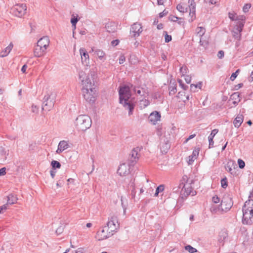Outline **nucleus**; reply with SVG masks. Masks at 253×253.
<instances>
[{
    "label": "nucleus",
    "instance_id": "nucleus-1",
    "mask_svg": "<svg viewBox=\"0 0 253 253\" xmlns=\"http://www.w3.org/2000/svg\"><path fill=\"white\" fill-rule=\"evenodd\" d=\"M94 72H90V75H86L83 71L79 72V78L83 85L82 92L84 99L90 104L93 103L97 96L95 85Z\"/></svg>",
    "mask_w": 253,
    "mask_h": 253
},
{
    "label": "nucleus",
    "instance_id": "nucleus-2",
    "mask_svg": "<svg viewBox=\"0 0 253 253\" xmlns=\"http://www.w3.org/2000/svg\"><path fill=\"white\" fill-rule=\"evenodd\" d=\"M119 93L120 103L123 104L126 109L129 110V116L132 115L134 110V105L132 101L130 100L131 96L130 88L129 86L126 85L121 87L119 90Z\"/></svg>",
    "mask_w": 253,
    "mask_h": 253
},
{
    "label": "nucleus",
    "instance_id": "nucleus-3",
    "mask_svg": "<svg viewBox=\"0 0 253 253\" xmlns=\"http://www.w3.org/2000/svg\"><path fill=\"white\" fill-rule=\"evenodd\" d=\"M243 223L251 224L253 222V200L247 201L243 207Z\"/></svg>",
    "mask_w": 253,
    "mask_h": 253
},
{
    "label": "nucleus",
    "instance_id": "nucleus-4",
    "mask_svg": "<svg viewBox=\"0 0 253 253\" xmlns=\"http://www.w3.org/2000/svg\"><path fill=\"white\" fill-rule=\"evenodd\" d=\"M75 124L78 130L84 131L90 127L92 121L88 116L81 115L77 118Z\"/></svg>",
    "mask_w": 253,
    "mask_h": 253
},
{
    "label": "nucleus",
    "instance_id": "nucleus-5",
    "mask_svg": "<svg viewBox=\"0 0 253 253\" xmlns=\"http://www.w3.org/2000/svg\"><path fill=\"white\" fill-rule=\"evenodd\" d=\"M55 96L53 93L48 92L43 98L42 109L46 111H50L54 106Z\"/></svg>",
    "mask_w": 253,
    "mask_h": 253
},
{
    "label": "nucleus",
    "instance_id": "nucleus-6",
    "mask_svg": "<svg viewBox=\"0 0 253 253\" xmlns=\"http://www.w3.org/2000/svg\"><path fill=\"white\" fill-rule=\"evenodd\" d=\"M109 232L113 235L120 227V224L117 216L114 215L109 218L108 221L105 226Z\"/></svg>",
    "mask_w": 253,
    "mask_h": 253
},
{
    "label": "nucleus",
    "instance_id": "nucleus-7",
    "mask_svg": "<svg viewBox=\"0 0 253 253\" xmlns=\"http://www.w3.org/2000/svg\"><path fill=\"white\" fill-rule=\"evenodd\" d=\"M27 6L24 3H18L14 5L11 9L10 12L15 16L22 17L26 13Z\"/></svg>",
    "mask_w": 253,
    "mask_h": 253
},
{
    "label": "nucleus",
    "instance_id": "nucleus-8",
    "mask_svg": "<svg viewBox=\"0 0 253 253\" xmlns=\"http://www.w3.org/2000/svg\"><path fill=\"white\" fill-rule=\"evenodd\" d=\"M233 205L232 198L228 195H224L221 201L220 207L221 211L226 212L231 208Z\"/></svg>",
    "mask_w": 253,
    "mask_h": 253
},
{
    "label": "nucleus",
    "instance_id": "nucleus-9",
    "mask_svg": "<svg viewBox=\"0 0 253 253\" xmlns=\"http://www.w3.org/2000/svg\"><path fill=\"white\" fill-rule=\"evenodd\" d=\"M140 151L139 147L134 148L129 154L127 162L129 166H134L139 160Z\"/></svg>",
    "mask_w": 253,
    "mask_h": 253
},
{
    "label": "nucleus",
    "instance_id": "nucleus-10",
    "mask_svg": "<svg viewBox=\"0 0 253 253\" xmlns=\"http://www.w3.org/2000/svg\"><path fill=\"white\" fill-rule=\"evenodd\" d=\"M196 194V192L193 190L191 184H184L180 192V197L185 199L190 195L194 196Z\"/></svg>",
    "mask_w": 253,
    "mask_h": 253
},
{
    "label": "nucleus",
    "instance_id": "nucleus-11",
    "mask_svg": "<svg viewBox=\"0 0 253 253\" xmlns=\"http://www.w3.org/2000/svg\"><path fill=\"white\" fill-rule=\"evenodd\" d=\"M245 23H240L238 24H236L232 31L233 37L238 41H240L241 39V32L243 31Z\"/></svg>",
    "mask_w": 253,
    "mask_h": 253
},
{
    "label": "nucleus",
    "instance_id": "nucleus-12",
    "mask_svg": "<svg viewBox=\"0 0 253 253\" xmlns=\"http://www.w3.org/2000/svg\"><path fill=\"white\" fill-rule=\"evenodd\" d=\"M142 31L141 25L138 23H135L131 26L130 30V36L134 38L138 37L140 36Z\"/></svg>",
    "mask_w": 253,
    "mask_h": 253
},
{
    "label": "nucleus",
    "instance_id": "nucleus-13",
    "mask_svg": "<svg viewBox=\"0 0 253 253\" xmlns=\"http://www.w3.org/2000/svg\"><path fill=\"white\" fill-rule=\"evenodd\" d=\"M113 236L111 233L109 232V230L107 229V228L105 226L101 229L99 230L96 235V238L99 240H103L104 239H106L110 237Z\"/></svg>",
    "mask_w": 253,
    "mask_h": 253
},
{
    "label": "nucleus",
    "instance_id": "nucleus-14",
    "mask_svg": "<svg viewBox=\"0 0 253 253\" xmlns=\"http://www.w3.org/2000/svg\"><path fill=\"white\" fill-rule=\"evenodd\" d=\"M189 16L190 19L189 21L192 22L196 19V3L194 0H188Z\"/></svg>",
    "mask_w": 253,
    "mask_h": 253
},
{
    "label": "nucleus",
    "instance_id": "nucleus-15",
    "mask_svg": "<svg viewBox=\"0 0 253 253\" xmlns=\"http://www.w3.org/2000/svg\"><path fill=\"white\" fill-rule=\"evenodd\" d=\"M228 16L232 21H237L236 24L240 23H245L246 17L244 15H237L234 12H229Z\"/></svg>",
    "mask_w": 253,
    "mask_h": 253
},
{
    "label": "nucleus",
    "instance_id": "nucleus-16",
    "mask_svg": "<svg viewBox=\"0 0 253 253\" xmlns=\"http://www.w3.org/2000/svg\"><path fill=\"white\" fill-rule=\"evenodd\" d=\"M130 166L126 163L121 164L119 167L117 172L121 176H125L129 172V168Z\"/></svg>",
    "mask_w": 253,
    "mask_h": 253
},
{
    "label": "nucleus",
    "instance_id": "nucleus-17",
    "mask_svg": "<svg viewBox=\"0 0 253 253\" xmlns=\"http://www.w3.org/2000/svg\"><path fill=\"white\" fill-rule=\"evenodd\" d=\"M80 52L81 56V60L83 64L87 65L89 63V55L85 49L81 48L80 49Z\"/></svg>",
    "mask_w": 253,
    "mask_h": 253
},
{
    "label": "nucleus",
    "instance_id": "nucleus-18",
    "mask_svg": "<svg viewBox=\"0 0 253 253\" xmlns=\"http://www.w3.org/2000/svg\"><path fill=\"white\" fill-rule=\"evenodd\" d=\"M161 114L157 111H155L151 113L149 117V121L153 125H155L156 123L160 120Z\"/></svg>",
    "mask_w": 253,
    "mask_h": 253
},
{
    "label": "nucleus",
    "instance_id": "nucleus-19",
    "mask_svg": "<svg viewBox=\"0 0 253 253\" xmlns=\"http://www.w3.org/2000/svg\"><path fill=\"white\" fill-rule=\"evenodd\" d=\"M49 38L47 36H45L41 38L38 41L37 44L39 45V46H42L43 48H45V49H47V48L49 46Z\"/></svg>",
    "mask_w": 253,
    "mask_h": 253
},
{
    "label": "nucleus",
    "instance_id": "nucleus-20",
    "mask_svg": "<svg viewBox=\"0 0 253 253\" xmlns=\"http://www.w3.org/2000/svg\"><path fill=\"white\" fill-rule=\"evenodd\" d=\"M231 100H232V104L233 105L232 106L231 105V107L236 106L240 101V93L238 92H236L232 93L230 96L229 101Z\"/></svg>",
    "mask_w": 253,
    "mask_h": 253
},
{
    "label": "nucleus",
    "instance_id": "nucleus-21",
    "mask_svg": "<svg viewBox=\"0 0 253 253\" xmlns=\"http://www.w3.org/2000/svg\"><path fill=\"white\" fill-rule=\"evenodd\" d=\"M69 144L67 141L65 140L60 141L58 144L57 149L56 151L57 154H60L65 150L68 149Z\"/></svg>",
    "mask_w": 253,
    "mask_h": 253
},
{
    "label": "nucleus",
    "instance_id": "nucleus-22",
    "mask_svg": "<svg viewBox=\"0 0 253 253\" xmlns=\"http://www.w3.org/2000/svg\"><path fill=\"white\" fill-rule=\"evenodd\" d=\"M46 49L42 46L37 45L34 49V55L36 57H40L45 54Z\"/></svg>",
    "mask_w": 253,
    "mask_h": 253
},
{
    "label": "nucleus",
    "instance_id": "nucleus-23",
    "mask_svg": "<svg viewBox=\"0 0 253 253\" xmlns=\"http://www.w3.org/2000/svg\"><path fill=\"white\" fill-rule=\"evenodd\" d=\"M105 28L108 32L113 33L117 31V26L115 22H110L106 24Z\"/></svg>",
    "mask_w": 253,
    "mask_h": 253
},
{
    "label": "nucleus",
    "instance_id": "nucleus-24",
    "mask_svg": "<svg viewBox=\"0 0 253 253\" xmlns=\"http://www.w3.org/2000/svg\"><path fill=\"white\" fill-rule=\"evenodd\" d=\"M199 149H195L193 150L192 154L188 157V163L189 165H191L195 159H197L199 155Z\"/></svg>",
    "mask_w": 253,
    "mask_h": 253
},
{
    "label": "nucleus",
    "instance_id": "nucleus-25",
    "mask_svg": "<svg viewBox=\"0 0 253 253\" xmlns=\"http://www.w3.org/2000/svg\"><path fill=\"white\" fill-rule=\"evenodd\" d=\"M243 116L242 114H238L233 122L235 127L238 128L243 123Z\"/></svg>",
    "mask_w": 253,
    "mask_h": 253
},
{
    "label": "nucleus",
    "instance_id": "nucleus-26",
    "mask_svg": "<svg viewBox=\"0 0 253 253\" xmlns=\"http://www.w3.org/2000/svg\"><path fill=\"white\" fill-rule=\"evenodd\" d=\"M218 130L217 129H214L212 130L211 133L209 135L208 138H209V148H211L213 147V139L215 135V134L218 132Z\"/></svg>",
    "mask_w": 253,
    "mask_h": 253
},
{
    "label": "nucleus",
    "instance_id": "nucleus-27",
    "mask_svg": "<svg viewBox=\"0 0 253 253\" xmlns=\"http://www.w3.org/2000/svg\"><path fill=\"white\" fill-rule=\"evenodd\" d=\"M13 47V44L10 42L9 44L1 52V56L2 57H5L8 55Z\"/></svg>",
    "mask_w": 253,
    "mask_h": 253
},
{
    "label": "nucleus",
    "instance_id": "nucleus-28",
    "mask_svg": "<svg viewBox=\"0 0 253 253\" xmlns=\"http://www.w3.org/2000/svg\"><path fill=\"white\" fill-rule=\"evenodd\" d=\"M7 201L6 204L13 205L17 202L18 198L17 196L13 194H9L7 197Z\"/></svg>",
    "mask_w": 253,
    "mask_h": 253
},
{
    "label": "nucleus",
    "instance_id": "nucleus-29",
    "mask_svg": "<svg viewBox=\"0 0 253 253\" xmlns=\"http://www.w3.org/2000/svg\"><path fill=\"white\" fill-rule=\"evenodd\" d=\"M169 95H173L176 92V84L175 82H170L169 85Z\"/></svg>",
    "mask_w": 253,
    "mask_h": 253
},
{
    "label": "nucleus",
    "instance_id": "nucleus-30",
    "mask_svg": "<svg viewBox=\"0 0 253 253\" xmlns=\"http://www.w3.org/2000/svg\"><path fill=\"white\" fill-rule=\"evenodd\" d=\"M94 52L100 60L103 61L105 60L104 56L105 53L103 50L99 49H97L94 51Z\"/></svg>",
    "mask_w": 253,
    "mask_h": 253
},
{
    "label": "nucleus",
    "instance_id": "nucleus-31",
    "mask_svg": "<svg viewBox=\"0 0 253 253\" xmlns=\"http://www.w3.org/2000/svg\"><path fill=\"white\" fill-rule=\"evenodd\" d=\"M188 178L187 175H183L179 181V185L177 186L179 189H182L184 184H187Z\"/></svg>",
    "mask_w": 253,
    "mask_h": 253
},
{
    "label": "nucleus",
    "instance_id": "nucleus-32",
    "mask_svg": "<svg viewBox=\"0 0 253 253\" xmlns=\"http://www.w3.org/2000/svg\"><path fill=\"white\" fill-rule=\"evenodd\" d=\"M176 9L180 12L184 13L188 11L189 7H185L183 4L179 3L177 6Z\"/></svg>",
    "mask_w": 253,
    "mask_h": 253
},
{
    "label": "nucleus",
    "instance_id": "nucleus-33",
    "mask_svg": "<svg viewBox=\"0 0 253 253\" xmlns=\"http://www.w3.org/2000/svg\"><path fill=\"white\" fill-rule=\"evenodd\" d=\"M206 30L202 27H198L196 29V33L199 37H202L205 33Z\"/></svg>",
    "mask_w": 253,
    "mask_h": 253
},
{
    "label": "nucleus",
    "instance_id": "nucleus-34",
    "mask_svg": "<svg viewBox=\"0 0 253 253\" xmlns=\"http://www.w3.org/2000/svg\"><path fill=\"white\" fill-rule=\"evenodd\" d=\"M130 186L132 187L131 191V196L132 199H134L136 195V191L135 188L134 179L131 180L130 181Z\"/></svg>",
    "mask_w": 253,
    "mask_h": 253
},
{
    "label": "nucleus",
    "instance_id": "nucleus-35",
    "mask_svg": "<svg viewBox=\"0 0 253 253\" xmlns=\"http://www.w3.org/2000/svg\"><path fill=\"white\" fill-rule=\"evenodd\" d=\"M211 211L212 213H215L220 212L222 213L223 212L221 211V208L220 205L218 206H213L211 209Z\"/></svg>",
    "mask_w": 253,
    "mask_h": 253
},
{
    "label": "nucleus",
    "instance_id": "nucleus-36",
    "mask_svg": "<svg viewBox=\"0 0 253 253\" xmlns=\"http://www.w3.org/2000/svg\"><path fill=\"white\" fill-rule=\"evenodd\" d=\"M185 249L190 253H194L198 252L196 249L192 247L190 245L185 246Z\"/></svg>",
    "mask_w": 253,
    "mask_h": 253
},
{
    "label": "nucleus",
    "instance_id": "nucleus-37",
    "mask_svg": "<svg viewBox=\"0 0 253 253\" xmlns=\"http://www.w3.org/2000/svg\"><path fill=\"white\" fill-rule=\"evenodd\" d=\"M150 104L149 101L147 99H142L140 100V105L141 107L145 108Z\"/></svg>",
    "mask_w": 253,
    "mask_h": 253
},
{
    "label": "nucleus",
    "instance_id": "nucleus-38",
    "mask_svg": "<svg viewBox=\"0 0 253 253\" xmlns=\"http://www.w3.org/2000/svg\"><path fill=\"white\" fill-rule=\"evenodd\" d=\"M51 165L52 166V169H55L56 168L59 169L61 167L60 163L57 161H55V160L52 161L51 162Z\"/></svg>",
    "mask_w": 253,
    "mask_h": 253
},
{
    "label": "nucleus",
    "instance_id": "nucleus-39",
    "mask_svg": "<svg viewBox=\"0 0 253 253\" xmlns=\"http://www.w3.org/2000/svg\"><path fill=\"white\" fill-rule=\"evenodd\" d=\"M221 185L222 188H226L227 186V179L226 177L221 180Z\"/></svg>",
    "mask_w": 253,
    "mask_h": 253
},
{
    "label": "nucleus",
    "instance_id": "nucleus-40",
    "mask_svg": "<svg viewBox=\"0 0 253 253\" xmlns=\"http://www.w3.org/2000/svg\"><path fill=\"white\" fill-rule=\"evenodd\" d=\"M79 21V19L77 17H75V16L72 17L71 19V22L72 24V26L74 27V28H76V25L78 21Z\"/></svg>",
    "mask_w": 253,
    "mask_h": 253
},
{
    "label": "nucleus",
    "instance_id": "nucleus-41",
    "mask_svg": "<svg viewBox=\"0 0 253 253\" xmlns=\"http://www.w3.org/2000/svg\"><path fill=\"white\" fill-rule=\"evenodd\" d=\"M164 33L165 34V42H169L171 41L172 39L171 36L170 35H169L166 31H165Z\"/></svg>",
    "mask_w": 253,
    "mask_h": 253
},
{
    "label": "nucleus",
    "instance_id": "nucleus-42",
    "mask_svg": "<svg viewBox=\"0 0 253 253\" xmlns=\"http://www.w3.org/2000/svg\"><path fill=\"white\" fill-rule=\"evenodd\" d=\"M251 7V4L250 3H247L244 5V6L243 7V11L244 12H247L249 11V9Z\"/></svg>",
    "mask_w": 253,
    "mask_h": 253
},
{
    "label": "nucleus",
    "instance_id": "nucleus-43",
    "mask_svg": "<svg viewBox=\"0 0 253 253\" xmlns=\"http://www.w3.org/2000/svg\"><path fill=\"white\" fill-rule=\"evenodd\" d=\"M202 84L201 82L199 83L198 84H197L196 85H195L194 84H191L190 85V89L192 90L193 87H194L195 88H199L201 89V87H202Z\"/></svg>",
    "mask_w": 253,
    "mask_h": 253
},
{
    "label": "nucleus",
    "instance_id": "nucleus-44",
    "mask_svg": "<svg viewBox=\"0 0 253 253\" xmlns=\"http://www.w3.org/2000/svg\"><path fill=\"white\" fill-rule=\"evenodd\" d=\"M240 70L238 69L235 73H233L232 74L231 77H230V80L231 81H234L236 79V78L237 77L238 73L239 72Z\"/></svg>",
    "mask_w": 253,
    "mask_h": 253
},
{
    "label": "nucleus",
    "instance_id": "nucleus-45",
    "mask_svg": "<svg viewBox=\"0 0 253 253\" xmlns=\"http://www.w3.org/2000/svg\"><path fill=\"white\" fill-rule=\"evenodd\" d=\"M178 82L179 84V85L184 89V90H186L187 89V88H188V86L186 85H185L182 80L179 79L178 80Z\"/></svg>",
    "mask_w": 253,
    "mask_h": 253
},
{
    "label": "nucleus",
    "instance_id": "nucleus-46",
    "mask_svg": "<svg viewBox=\"0 0 253 253\" xmlns=\"http://www.w3.org/2000/svg\"><path fill=\"white\" fill-rule=\"evenodd\" d=\"M238 163L240 169H243L245 166V162L241 159H238Z\"/></svg>",
    "mask_w": 253,
    "mask_h": 253
},
{
    "label": "nucleus",
    "instance_id": "nucleus-47",
    "mask_svg": "<svg viewBox=\"0 0 253 253\" xmlns=\"http://www.w3.org/2000/svg\"><path fill=\"white\" fill-rule=\"evenodd\" d=\"M220 201V199L219 197H218L217 195H215L212 198V201L215 204L219 203Z\"/></svg>",
    "mask_w": 253,
    "mask_h": 253
},
{
    "label": "nucleus",
    "instance_id": "nucleus-48",
    "mask_svg": "<svg viewBox=\"0 0 253 253\" xmlns=\"http://www.w3.org/2000/svg\"><path fill=\"white\" fill-rule=\"evenodd\" d=\"M187 67L186 66H183L180 69V72L182 76H184L187 73Z\"/></svg>",
    "mask_w": 253,
    "mask_h": 253
},
{
    "label": "nucleus",
    "instance_id": "nucleus-49",
    "mask_svg": "<svg viewBox=\"0 0 253 253\" xmlns=\"http://www.w3.org/2000/svg\"><path fill=\"white\" fill-rule=\"evenodd\" d=\"M169 20L171 21L176 22L178 20L179 17L174 15H170L169 17Z\"/></svg>",
    "mask_w": 253,
    "mask_h": 253
},
{
    "label": "nucleus",
    "instance_id": "nucleus-50",
    "mask_svg": "<svg viewBox=\"0 0 253 253\" xmlns=\"http://www.w3.org/2000/svg\"><path fill=\"white\" fill-rule=\"evenodd\" d=\"M200 44L201 46H203L204 47H207L208 45V42L207 41H203L202 40L201 38L200 40Z\"/></svg>",
    "mask_w": 253,
    "mask_h": 253
},
{
    "label": "nucleus",
    "instance_id": "nucleus-51",
    "mask_svg": "<svg viewBox=\"0 0 253 253\" xmlns=\"http://www.w3.org/2000/svg\"><path fill=\"white\" fill-rule=\"evenodd\" d=\"M126 61V58L124 55H122L119 57V63L120 64H123Z\"/></svg>",
    "mask_w": 253,
    "mask_h": 253
},
{
    "label": "nucleus",
    "instance_id": "nucleus-52",
    "mask_svg": "<svg viewBox=\"0 0 253 253\" xmlns=\"http://www.w3.org/2000/svg\"><path fill=\"white\" fill-rule=\"evenodd\" d=\"M63 230L64 227L61 226L57 229V230H56V233H57V234L59 235L63 232Z\"/></svg>",
    "mask_w": 253,
    "mask_h": 253
},
{
    "label": "nucleus",
    "instance_id": "nucleus-53",
    "mask_svg": "<svg viewBox=\"0 0 253 253\" xmlns=\"http://www.w3.org/2000/svg\"><path fill=\"white\" fill-rule=\"evenodd\" d=\"M165 187L164 185H159L157 188L156 190L157 192H159V193L163 192L164 190Z\"/></svg>",
    "mask_w": 253,
    "mask_h": 253
},
{
    "label": "nucleus",
    "instance_id": "nucleus-54",
    "mask_svg": "<svg viewBox=\"0 0 253 253\" xmlns=\"http://www.w3.org/2000/svg\"><path fill=\"white\" fill-rule=\"evenodd\" d=\"M7 209V204H6L0 207V213H2L3 211L6 210Z\"/></svg>",
    "mask_w": 253,
    "mask_h": 253
},
{
    "label": "nucleus",
    "instance_id": "nucleus-55",
    "mask_svg": "<svg viewBox=\"0 0 253 253\" xmlns=\"http://www.w3.org/2000/svg\"><path fill=\"white\" fill-rule=\"evenodd\" d=\"M32 112L33 113H37L38 112V111H39V107H38L36 105H33L32 106Z\"/></svg>",
    "mask_w": 253,
    "mask_h": 253
},
{
    "label": "nucleus",
    "instance_id": "nucleus-56",
    "mask_svg": "<svg viewBox=\"0 0 253 253\" xmlns=\"http://www.w3.org/2000/svg\"><path fill=\"white\" fill-rule=\"evenodd\" d=\"M224 53L223 51L220 50L218 51V52L217 53V56H218V58L222 59L224 57Z\"/></svg>",
    "mask_w": 253,
    "mask_h": 253
},
{
    "label": "nucleus",
    "instance_id": "nucleus-57",
    "mask_svg": "<svg viewBox=\"0 0 253 253\" xmlns=\"http://www.w3.org/2000/svg\"><path fill=\"white\" fill-rule=\"evenodd\" d=\"M6 174V168H2L0 169V176L1 175H4Z\"/></svg>",
    "mask_w": 253,
    "mask_h": 253
},
{
    "label": "nucleus",
    "instance_id": "nucleus-58",
    "mask_svg": "<svg viewBox=\"0 0 253 253\" xmlns=\"http://www.w3.org/2000/svg\"><path fill=\"white\" fill-rule=\"evenodd\" d=\"M168 13V11L165 9L162 12L159 14V17L162 18Z\"/></svg>",
    "mask_w": 253,
    "mask_h": 253
},
{
    "label": "nucleus",
    "instance_id": "nucleus-59",
    "mask_svg": "<svg viewBox=\"0 0 253 253\" xmlns=\"http://www.w3.org/2000/svg\"><path fill=\"white\" fill-rule=\"evenodd\" d=\"M226 169L230 173L232 174L233 173V169L230 167L229 163H228L227 165Z\"/></svg>",
    "mask_w": 253,
    "mask_h": 253
},
{
    "label": "nucleus",
    "instance_id": "nucleus-60",
    "mask_svg": "<svg viewBox=\"0 0 253 253\" xmlns=\"http://www.w3.org/2000/svg\"><path fill=\"white\" fill-rule=\"evenodd\" d=\"M119 41L118 40H113L111 42V44L113 46H116L119 44Z\"/></svg>",
    "mask_w": 253,
    "mask_h": 253
},
{
    "label": "nucleus",
    "instance_id": "nucleus-61",
    "mask_svg": "<svg viewBox=\"0 0 253 253\" xmlns=\"http://www.w3.org/2000/svg\"><path fill=\"white\" fill-rule=\"evenodd\" d=\"M196 135L195 134L190 135L184 141V143H186L189 140L193 138Z\"/></svg>",
    "mask_w": 253,
    "mask_h": 253
},
{
    "label": "nucleus",
    "instance_id": "nucleus-62",
    "mask_svg": "<svg viewBox=\"0 0 253 253\" xmlns=\"http://www.w3.org/2000/svg\"><path fill=\"white\" fill-rule=\"evenodd\" d=\"M243 86V84L242 83L239 84L234 86V90H238L239 88L242 87Z\"/></svg>",
    "mask_w": 253,
    "mask_h": 253
},
{
    "label": "nucleus",
    "instance_id": "nucleus-63",
    "mask_svg": "<svg viewBox=\"0 0 253 253\" xmlns=\"http://www.w3.org/2000/svg\"><path fill=\"white\" fill-rule=\"evenodd\" d=\"M63 180H59L57 183H56V186L57 187H62L63 186Z\"/></svg>",
    "mask_w": 253,
    "mask_h": 253
},
{
    "label": "nucleus",
    "instance_id": "nucleus-64",
    "mask_svg": "<svg viewBox=\"0 0 253 253\" xmlns=\"http://www.w3.org/2000/svg\"><path fill=\"white\" fill-rule=\"evenodd\" d=\"M27 68V66L26 64H24L22 68H21V71L22 72V73H26V69Z\"/></svg>",
    "mask_w": 253,
    "mask_h": 253
}]
</instances>
